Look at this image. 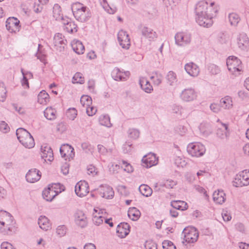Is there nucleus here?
Instances as JSON below:
<instances>
[{
    "label": "nucleus",
    "instance_id": "12",
    "mask_svg": "<svg viewBox=\"0 0 249 249\" xmlns=\"http://www.w3.org/2000/svg\"><path fill=\"white\" fill-rule=\"evenodd\" d=\"M92 216L93 224L95 225L99 226L103 223L105 217H106L107 216V212L105 209H94Z\"/></svg>",
    "mask_w": 249,
    "mask_h": 249
},
{
    "label": "nucleus",
    "instance_id": "17",
    "mask_svg": "<svg viewBox=\"0 0 249 249\" xmlns=\"http://www.w3.org/2000/svg\"><path fill=\"white\" fill-rule=\"evenodd\" d=\"M142 162L143 166L146 168H150L157 164L158 159L155 154L149 153L142 158Z\"/></svg>",
    "mask_w": 249,
    "mask_h": 249
},
{
    "label": "nucleus",
    "instance_id": "41",
    "mask_svg": "<svg viewBox=\"0 0 249 249\" xmlns=\"http://www.w3.org/2000/svg\"><path fill=\"white\" fill-rule=\"evenodd\" d=\"M139 190L141 193L146 197L151 196L152 194V189L147 185L142 184L140 186Z\"/></svg>",
    "mask_w": 249,
    "mask_h": 249
},
{
    "label": "nucleus",
    "instance_id": "61",
    "mask_svg": "<svg viewBox=\"0 0 249 249\" xmlns=\"http://www.w3.org/2000/svg\"><path fill=\"white\" fill-rule=\"evenodd\" d=\"M86 107V112L88 116H92L97 112V109L93 106L89 105Z\"/></svg>",
    "mask_w": 249,
    "mask_h": 249
},
{
    "label": "nucleus",
    "instance_id": "10",
    "mask_svg": "<svg viewBox=\"0 0 249 249\" xmlns=\"http://www.w3.org/2000/svg\"><path fill=\"white\" fill-rule=\"evenodd\" d=\"M179 97L184 102H191L197 99V94L195 89L188 88L182 90L179 94Z\"/></svg>",
    "mask_w": 249,
    "mask_h": 249
},
{
    "label": "nucleus",
    "instance_id": "18",
    "mask_svg": "<svg viewBox=\"0 0 249 249\" xmlns=\"http://www.w3.org/2000/svg\"><path fill=\"white\" fill-rule=\"evenodd\" d=\"M98 191L101 197L107 199H111L114 196L113 189L107 185L100 186Z\"/></svg>",
    "mask_w": 249,
    "mask_h": 249
},
{
    "label": "nucleus",
    "instance_id": "35",
    "mask_svg": "<svg viewBox=\"0 0 249 249\" xmlns=\"http://www.w3.org/2000/svg\"><path fill=\"white\" fill-rule=\"evenodd\" d=\"M228 20L231 26H237L241 18L240 16L235 13H230L228 15Z\"/></svg>",
    "mask_w": 249,
    "mask_h": 249
},
{
    "label": "nucleus",
    "instance_id": "3",
    "mask_svg": "<svg viewBox=\"0 0 249 249\" xmlns=\"http://www.w3.org/2000/svg\"><path fill=\"white\" fill-rule=\"evenodd\" d=\"M16 135L19 142L26 148H31L35 146L34 139L31 134L23 128L16 131Z\"/></svg>",
    "mask_w": 249,
    "mask_h": 249
},
{
    "label": "nucleus",
    "instance_id": "2",
    "mask_svg": "<svg viewBox=\"0 0 249 249\" xmlns=\"http://www.w3.org/2000/svg\"><path fill=\"white\" fill-rule=\"evenodd\" d=\"M71 10L74 18L81 22H85L89 19L91 16L90 10L82 3L76 2L71 5Z\"/></svg>",
    "mask_w": 249,
    "mask_h": 249
},
{
    "label": "nucleus",
    "instance_id": "33",
    "mask_svg": "<svg viewBox=\"0 0 249 249\" xmlns=\"http://www.w3.org/2000/svg\"><path fill=\"white\" fill-rule=\"evenodd\" d=\"M220 106L224 109H230L232 107V101L230 96H226L220 101Z\"/></svg>",
    "mask_w": 249,
    "mask_h": 249
},
{
    "label": "nucleus",
    "instance_id": "40",
    "mask_svg": "<svg viewBox=\"0 0 249 249\" xmlns=\"http://www.w3.org/2000/svg\"><path fill=\"white\" fill-rule=\"evenodd\" d=\"M162 78V74L158 71L153 72L150 76V79L153 80L154 84L157 86L161 83Z\"/></svg>",
    "mask_w": 249,
    "mask_h": 249
},
{
    "label": "nucleus",
    "instance_id": "16",
    "mask_svg": "<svg viewBox=\"0 0 249 249\" xmlns=\"http://www.w3.org/2000/svg\"><path fill=\"white\" fill-rule=\"evenodd\" d=\"M53 43L56 50L61 51L66 45L67 40L62 34L57 33L53 37Z\"/></svg>",
    "mask_w": 249,
    "mask_h": 249
},
{
    "label": "nucleus",
    "instance_id": "6",
    "mask_svg": "<svg viewBox=\"0 0 249 249\" xmlns=\"http://www.w3.org/2000/svg\"><path fill=\"white\" fill-rule=\"evenodd\" d=\"M232 185L236 187L249 185V170H245L236 175L232 181Z\"/></svg>",
    "mask_w": 249,
    "mask_h": 249
},
{
    "label": "nucleus",
    "instance_id": "26",
    "mask_svg": "<svg viewBox=\"0 0 249 249\" xmlns=\"http://www.w3.org/2000/svg\"><path fill=\"white\" fill-rule=\"evenodd\" d=\"M141 32L142 36L149 41L154 40L157 37L156 32L148 27L144 26L142 28Z\"/></svg>",
    "mask_w": 249,
    "mask_h": 249
},
{
    "label": "nucleus",
    "instance_id": "30",
    "mask_svg": "<svg viewBox=\"0 0 249 249\" xmlns=\"http://www.w3.org/2000/svg\"><path fill=\"white\" fill-rule=\"evenodd\" d=\"M71 47L74 52L78 54H83L85 51V47L82 43L77 39H74L71 43Z\"/></svg>",
    "mask_w": 249,
    "mask_h": 249
},
{
    "label": "nucleus",
    "instance_id": "7",
    "mask_svg": "<svg viewBox=\"0 0 249 249\" xmlns=\"http://www.w3.org/2000/svg\"><path fill=\"white\" fill-rule=\"evenodd\" d=\"M184 240L188 243L196 242L198 237L199 233L196 229L193 227L185 228L182 233Z\"/></svg>",
    "mask_w": 249,
    "mask_h": 249
},
{
    "label": "nucleus",
    "instance_id": "42",
    "mask_svg": "<svg viewBox=\"0 0 249 249\" xmlns=\"http://www.w3.org/2000/svg\"><path fill=\"white\" fill-rule=\"evenodd\" d=\"M99 122L101 125L107 127H111L112 124L110 123V117L107 115H102L99 118Z\"/></svg>",
    "mask_w": 249,
    "mask_h": 249
},
{
    "label": "nucleus",
    "instance_id": "21",
    "mask_svg": "<svg viewBox=\"0 0 249 249\" xmlns=\"http://www.w3.org/2000/svg\"><path fill=\"white\" fill-rule=\"evenodd\" d=\"M41 177L40 172L36 169H31L26 175V180L30 183H34L39 180Z\"/></svg>",
    "mask_w": 249,
    "mask_h": 249
},
{
    "label": "nucleus",
    "instance_id": "46",
    "mask_svg": "<svg viewBox=\"0 0 249 249\" xmlns=\"http://www.w3.org/2000/svg\"><path fill=\"white\" fill-rule=\"evenodd\" d=\"M19 23V21L17 18H9L6 21V27L7 30H10L12 26H15L16 27H18Z\"/></svg>",
    "mask_w": 249,
    "mask_h": 249
},
{
    "label": "nucleus",
    "instance_id": "11",
    "mask_svg": "<svg viewBox=\"0 0 249 249\" xmlns=\"http://www.w3.org/2000/svg\"><path fill=\"white\" fill-rule=\"evenodd\" d=\"M236 40L239 49L246 51L249 50V37L246 33H239L236 36Z\"/></svg>",
    "mask_w": 249,
    "mask_h": 249
},
{
    "label": "nucleus",
    "instance_id": "52",
    "mask_svg": "<svg viewBox=\"0 0 249 249\" xmlns=\"http://www.w3.org/2000/svg\"><path fill=\"white\" fill-rule=\"evenodd\" d=\"M208 70L209 72L213 75H216L219 73L221 71L219 67L214 64H210Z\"/></svg>",
    "mask_w": 249,
    "mask_h": 249
},
{
    "label": "nucleus",
    "instance_id": "53",
    "mask_svg": "<svg viewBox=\"0 0 249 249\" xmlns=\"http://www.w3.org/2000/svg\"><path fill=\"white\" fill-rule=\"evenodd\" d=\"M171 108L172 113L181 115L183 111V107L180 105L174 104L171 106Z\"/></svg>",
    "mask_w": 249,
    "mask_h": 249
},
{
    "label": "nucleus",
    "instance_id": "1",
    "mask_svg": "<svg viewBox=\"0 0 249 249\" xmlns=\"http://www.w3.org/2000/svg\"><path fill=\"white\" fill-rule=\"evenodd\" d=\"M214 2L209 4L205 1H199L196 4V20L200 26L209 28L213 25V18L217 12V9L214 7Z\"/></svg>",
    "mask_w": 249,
    "mask_h": 249
},
{
    "label": "nucleus",
    "instance_id": "29",
    "mask_svg": "<svg viewBox=\"0 0 249 249\" xmlns=\"http://www.w3.org/2000/svg\"><path fill=\"white\" fill-rule=\"evenodd\" d=\"M213 200L217 204H222L226 200V194L223 190H217L213 194Z\"/></svg>",
    "mask_w": 249,
    "mask_h": 249
},
{
    "label": "nucleus",
    "instance_id": "27",
    "mask_svg": "<svg viewBox=\"0 0 249 249\" xmlns=\"http://www.w3.org/2000/svg\"><path fill=\"white\" fill-rule=\"evenodd\" d=\"M6 224V223L0 224V232L3 234H9L16 231L15 222L10 223L9 226Z\"/></svg>",
    "mask_w": 249,
    "mask_h": 249
},
{
    "label": "nucleus",
    "instance_id": "49",
    "mask_svg": "<svg viewBox=\"0 0 249 249\" xmlns=\"http://www.w3.org/2000/svg\"><path fill=\"white\" fill-rule=\"evenodd\" d=\"M85 80L83 74L80 72H76L73 76L72 82L74 84H83Z\"/></svg>",
    "mask_w": 249,
    "mask_h": 249
},
{
    "label": "nucleus",
    "instance_id": "51",
    "mask_svg": "<svg viewBox=\"0 0 249 249\" xmlns=\"http://www.w3.org/2000/svg\"><path fill=\"white\" fill-rule=\"evenodd\" d=\"M81 147L86 153H92L93 151V147L88 142L82 143Z\"/></svg>",
    "mask_w": 249,
    "mask_h": 249
},
{
    "label": "nucleus",
    "instance_id": "19",
    "mask_svg": "<svg viewBox=\"0 0 249 249\" xmlns=\"http://www.w3.org/2000/svg\"><path fill=\"white\" fill-rule=\"evenodd\" d=\"M230 134L228 124L220 123V126L218 127L216 132L217 137L222 140H228Z\"/></svg>",
    "mask_w": 249,
    "mask_h": 249
},
{
    "label": "nucleus",
    "instance_id": "20",
    "mask_svg": "<svg viewBox=\"0 0 249 249\" xmlns=\"http://www.w3.org/2000/svg\"><path fill=\"white\" fill-rule=\"evenodd\" d=\"M76 224L81 228L87 226L88 220L85 214L81 211H77L74 215Z\"/></svg>",
    "mask_w": 249,
    "mask_h": 249
},
{
    "label": "nucleus",
    "instance_id": "56",
    "mask_svg": "<svg viewBox=\"0 0 249 249\" xmlns=\"http://www.w3.org/2000/svg\"><path fill=\"white\" fill-rule=\"evenodd\" d=\"M67 115L70 120H74L77 115V110L74 108H69L67 112Z\"/></svg>",
    "mask_w": 249,
    "mask_h": 249
},
{
    "label": "nucleus",
    "instance_id": "9",
    "mask_svg": "<svg viewBox=\"0 0 249 249\" xmlns=\"http://www.w3.org/2000/svg\"><path fill=\"white\" fill-rule=\"evenodd\" d=\"M175 43L179 47H184L189 44L192 40L191 34L187 32H178L175 36Z\"/></svg>",
    "mask_w": 249,
    "mask_h": 249
},
{
    "label": "nucleus",
    "instance_id": "5",
    "mask_svg": "<svg viewBox=\"0 0 249 249\" xmlns=\"http://www.w3.org/2000/svg\"><path fill=\"white\" fill-rule=\"evenodd\" d=\"M187 150L189 155L196 157L202 156L206 151L204 145L200 142L189 143L187 146Z\"/></svg>",
    "mask_w": 249,
    "mask_h": 249
},
{
    "label": "nucleus",
    "instance_id": "31",
    "mask_svg": "<svg viewBox=\"0 0 249 249\" xmlns=\"http://www.w3.org/2000/svg\"><path fill=\"white\" fill-rule=\"evenodd\" d=\"M139 83L141 88L147 93H150L153 89L152 86L145 77H140Z\"/></svg>",
    "mask_w": 249,
    "mask_h": 249
},
{
    "label": "nucleus",
    "instance_id": "47",
    "mask_svg": "<svg viewBox=\"0 0 249 249\" xmlns=\"http://www.w3.org/2000/svg\"><path fill=\"white\" fill-rule=\"evenodd\" d=\"M127 134L128 137L131 139L136 140L139 137L140 132L137 129L131 128L128 130Z\"/></svg>",
    "mask_w": 249,
    "mask_h": 249
},
{
    "label": "nucleus",
    "instance_id": "39",
    "mask_svg": "<svg viewBox=\"0 0 249 249\" xmlns=\"http://www.w3.org/2000/svg\"><path fill=\"white\" fill-rule=\"evenodd\" d=\"M49 101V95L44 90L40 92L38 95V102L40 104L45 105Z\"/></svg>",
    "mask_w": 249,
    "mask_h": 249
},
{
    "label": "nucleus",
    "instance_id": "62",
    "mask_svg": "<svg viewBox=\"0 0 249 249\" xmlns=\"http://www.w3.org/2000/svg\"><path fill=\"white\" fill-rule=\"evenodd\" d=\"M194 188L196 191L200 193L203 194L206 199H208L209 196L207 194V192L203 187L199 185H195Z\"/></svg>",
    "mask_w": 249,
    "mask_h": 249
},
{
    "label": "nucleus",
    "instance_id": "48",
    "mask_svg": "<svg viewBox=\"0 0 249 249\" xmlns=\"http://www.w3.org/2000/svg\"><path fill=\"white\" fill-rule=\"evenodd\" d=\"M7 90L4 84L0 81V101L4 102L6 98Z\"/></svg>",
    "mask_w": 249,
    "mask_h": 249
},
{
    "label": "nucleus",
    "instance_id": "45",
    "mask_svg": "<svg viewBox=\"0 0 249 249\" xmlns=\"http://www.w3.org/2000/svg\"><path fill=\"white\" fill-rule=\"evenodd\" d=\"M140 212L136 208L130 209L128 212V216L133 221L137 220L140 217Z\"/></svg>",
    "mask_w": 249,
    "mask_h": 249
},
{
    "label": "nucleus",
    "instance_id": "44",
    "mask_svg": "<svg viewBox=\"0 0 249 249\" xmlns=\"http://www.w3.org/2000/svg\"><path fill=\"white\" fill-rule=\"evenodd\" d=\"M100 2L103 8L110 14H113L116 11L115 7H111L108 4L107 0H100Z\"/></svg>",
    "mask_w": 249,
    "mask_h": 249
},
{
    "label": "nucleus",
    "instance_id": "25",
    "mask_svg": "<svg viewBox=\"0 0 249 249\" xmlns=\"http://www.w3.org/2000/svg\"><path fill=\"white\" fill-rule=\"evenodd\" d=\"M130 226L127 223H121L117 226L116 231L120 238H124L130 232Z\"/></svg>",
    "mask_w": 249,
    "mask_h": 249
},
{
    "label": "nucleus",
    "instance_id": "4",
    "mask_svg": "<svg viewBox=\"0 0 249 249\" xmlns=\"http://www.w3.org/2000/svg\"><path fill=\"white\" fill-rule=\"evenodd\" d=\"M227 66L229 72L234 76H237L242 71V65L241 60L234 56H229L227 59Z\"/></svg>",
    "mask_w": 249,
    "mask_h": 249
},
{
    "label": "nucleus",
    "instance_id": "55",
    "mask_svg": "<svg viewBox=\"0 0 249 249\" xmlns=\"http://www.w3.org/2000/svg\"><path fill=\"white\" fill-rule=\"evenodd\" d=\"M67 232V228L64 225H60L56 229V232L60 237L64 236Z\"/></svg>",
    "mask_w": 249,
    "mask_h": 249
},
{
    "label": "nucleus",
    "instance_id": "59",
    "mask_svg": "<svg viewBox=\"0 0 249 249\" xmlns=\"http://www.w3.org/2000/svg\"><path fill=\"white\" fill-rule=\"evenodd\" d=\"M144 247L145 249H158L157 244L152 240L146 241Z\"/></svg>",
    "mask_w": 249,
    "mask_h": 249
},
{
    "label": "nucleus",
    "instance_id": "22",
    "mask_svg": "<svg viewBox=\"0 0 249 249\" xmlns=\"http://www.w3.org/2000/svg\"><path fill=\"white\" fill-rule=\"evenodd\" d=\"M184 69L186 72L191 76L196 77L200 72L198 66L193 62H189L184 66Z\"/></svg>",
    "mask_w": 249,
    "mask_h": 249
},
{
    "label": "nucleus",
    "instance_id": "32",
    "mask_svg": "<svg viewBox=\"0 0 249 249\" xmlns=\"http://www.w3.org/2000/svg\"><path fill=\"white\" fill-rule=\"evenodd\" d=\"M171 205L175 209L181 211L187 210L188 205L186 202L181 200H174L171 201Z\"/></svg>",
    "mask_w": 249,
    "mask_h": 249
},
{
    "label": "nucleus",
    "instance_id": "37",
    "mask_svg": "<svg viewBox=\"0 0 249 249\" xmlns=\"http://www.w3.org/2000/svg\"><path fill=\"white\" fill-rule=\"evenodd\" d=\"M56 110L52 107H47L44 111L45 118L49 120H54L56 117Z\"/></svg>",
    "mask_w": 249,
    "mask_h": 249
},
{
    "label": "nucleus",
    "instance_id": "36",
    "mask_svg": "<svg viewBox=\"0 0 249 249\" xmlns=\"http://www.w3.org/2000/svg\"><path fill=\"white\" fill-rule=\"evenodd\" d=\"M66 150H68V151H71V154H70L71 157L74 156L73 148L71 145L66 144L61 146L60 148V153L62 157L67 156Z\"/></svg>",
    "mask_w": 249,
    "mask_h": 249
},
{
    "label": "nucleus",
    "instance_id": "64",
    "mask_svg": "<svg viewBox=\"0 0 249 249\" xmlns=\"http://www.w3.org/2000/svg\"><path fill=\"white\" fill-rule=\"evenodd\" d=\"M1 249H16L14 246L8 242H3L0 246Z\"/></svg>",
    "mask_w": 249,
    "mask_h": 249
},
{
    "label": "nucleus",
    "instance_id": "13",
    "mask_svg": "<svg viewBox=\"0 0 249 249\" xmlns=\"http://www.w3.org/2000/svg\"><path fill=\"white\" fill-rule=\"evenodd\" d=\"M75 192L80 197L86 196L89 192L88 183L85 181H79L75 186Z\"/></svg>",
    "mask_w": 249,
    "mask_h": 249
},
{
    "label": "nucleus",
    "instance_id": "15",
    "mask_svg": "<svg viewBox=\"0 0 249 249\" xmlns=\"http://www.w3.org/2000/svg\"><path fill=\"white\" fill-rule=\"evenodd\" d=\"M112 77L116 81H126L129 77L128 71H124L118 68H115L112 72Z\"/></svg>",
    "mask_w": 249,
    "mask_h": 249
},
{
    "label": "nucleus",
    "instance_id": "38",
    "mask_svg": "<svg viewBox=\"0 0 249 249\" xmlns=\"http://www.w3.org/2000/svg\"><path fill=\"white\" fill-rule=\"evenodd\" d=\"M53 17L57 20H61L62 21L63 19H65L62 17L60 6L57 4H55L53 6Z\"/></svg>",
    "mask_w": 249,
    "mask_h": 249
},
{
    "label": "nucleus",
    "instance_id": "63",
    "mask_svg": "<svg viewBox=\"0 0 249 249\" xmlns=\"http://www.w3.org/2000/svg\"><path fill=\"white\" fill-rule=\"evenodd\" d=\"M123 164L124 165V171L127 172V173H131L133 171V169L132 166L130 164V163L127 162L123 160L122 161Z\"/></svg>",
    "mask_w": 249,
    "mask_h": 249
},
{
    "label": "nucleus",
    "instance_id": "50",
    "mask_svg": "<svg viewBox=\"0 0 249 249\" xmlns=\"http://www.w3.org/2000/svg\"><path fill=\"white\" fill-rule=\"evenodd\" d=\"M80 103L84 107H87L92 104L91 98L88 95H83L80 99Z\"/></svg>",
    "mask_w": 249,
    "mask_h": 249
},
{
    "label": "nucleus",
    "instance_id": "14",
    "mask_svg": "<svg viewBox=\"0 0 249 249\" xmlns=\"http://www.w3.org/2000/svg\"><path fill=\"white\" fill-rule=\"evenodd\" d=\"M118 40L124 49H128L130 45V39L126 32L121 30L118 34Z\"/></svg>",
    "mask_w": 249,
    "mask_h": 249
},
{
    "label": "nucleus",
    "instance_id": "43",
    "mask_svg": "<svg viewBox=\"0 0 249 249\" xmlns=\"http://www.w3.org/2000/svg\"><path fill=\"white\" fill-rule=\"evenodd\" d=\"M166 80L168 84L170 86L175 85L178 81L176 74L173 71H169L166 75Z\"/></svg>",
    "mask_w": 249,
    "mask_h": 249
},
{
    "label": "nucleus",
    "instance_id": "24",
    "mask_svg": "<svg viewBox=\"0 0 249 249\" xmlns=\"http://www.w3.org/2000/svg\"><path fill=\"white\" fill-rule=\"evenodd\" d=\"M41 156L45 161H52L53 160V152L50 146H42L41 148Z\"/></svg>",
    "mask_w": 249,
    "mask_h": 249
},
{
    "label": "nucleus",
    "instance_id": "57",
    "mask_svg": "<svg viewBox=\"0 0 249 249\" xmlns=\"http://www.w3.org/2000/svg\"><path fill=\"white\" fill-rule=\"evenodd\" d=\"M162 244L163 249H176V246L171 241L164 240Z\"/></svg>",
    "mask_w": 249,
    "mask_h": 249
},
{
    "label": "nucleus",
    "instance_id": "8",
    "mask_svg": "<svg viewBox=\"0 0 249 249\" xmlns=\"http://www.w3.org/2000/svg\"><path fill=\"white\" fill-rule=\"evenodd\" d=\"M60 183H54L50 184L48 187L43 191L42 195L44 199L47 201H51L53 198L61 191L57 190L59 188Z\"/></svg>",
    "mask_w": 249,
    "mask_h": 249
},
{
    "label": "nucleus",
    "instance_id": "58",
    "mask_svg": "<svg viewBox=\"0 0 249 249\" xmlns=\"http://www.w3.org/2000/svg\"><path fill=\"white\" fill-rule=\"evenodd\" d=\"M176 185L177 181L176 180H174L171 179H168L164 181L162 186L165 187L167 188L171 189L173 188Z\"/></svg>",
    "mask_w": 249,
    "mask_h": 249
},
{
    "label": "nucleus",
    "instance_id": "34",
    "mask_svg": "<svg viewBox=\"0 0 249 249\" xmlns=\"http://www.w3.org/2000/svg\"><path fill=\"white\" fill-rule=\"evenodd\" d=\"M38 224L39 227L43 230L47 231L50 228V224L48 218L45 216H40L38 218Z\"/></svg>",
    "mask_w": 249,
    "mask_h": 249
},
{
    "label": "nucleus",
    "instance_id": "23",
    "mask_svg": "<svg viewBox=\"0 0 249 249\" xmlns=\"http://www.w3.org/2000/svg\"><path fill=\"white\" fill-rule=\"evenodd\" d=\"M64 30L68 33H73L77 31V26L74 21L68 18L62 21Z\"/></svg>",
    "mask_w": 249,
    "mask_h": 249
},
{
    "label": "nucleus",
    "instance_id": "60",
    "mask_svg": "<svg viewBox=\"0 0 249 249\" xmlns=\"http://www.w3.org/2000/svg\"><path fill=\"white\" fill-rule=\"evenodd\" d=\"M0 131L3 133H6L10 131V127L5 122H0Z\"/></svg>",
    "mask_w": 249,
    "mask_h": 249
},
{
    "label": "nucleus",
    "instance_id": "54",
    "mask_svg": "<svg viewBox=\"0 0 249 249\" xmlns=\"http://www.w3.org/2000/svg\"><path fill=\"white\" fill-rule=\"evenodd\" d=\"M200 132L205 135H208L211 133V130L208 124H201L199 126Z\"/></svg>",
    "mask_w": 249,
    "mask_h": 249
},
{
    "label": "nucleus",
    "instance_id": "28",
    "mask_svg": "<svg viewBox=\"0 0 249 249\" xmlns=\"http://www.w3.org/2000/svg\"><path fill=\"white\" fill-rule=\"evenodd\" d=\"M12 222H15V221L10 213L4 211H0V224L6 223V225L9 226L10 223Z\"/></svg>",
    "mask_w": 249,
    "mask_h": 249
}]
</instances>
